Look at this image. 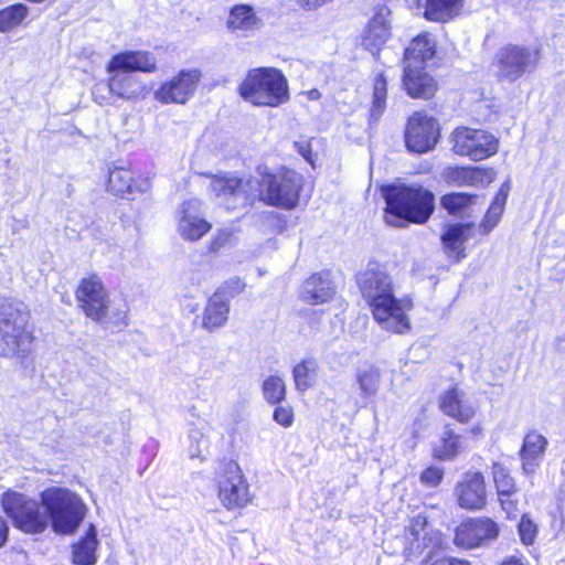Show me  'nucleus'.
I'll return each mask as SVG.
<instances>
[{"instance_id":"obj_1","label":"nucleus","mask_w":565,"mask_h":565,"mask_svg":"<svg viewBox=\"0 0 565 565\" xmlns=\"http://www.w3.org/2000/svg\"><path fill=\"white\" fill-rule=\"evenodd\" d=\"M356 282L373 319L382 330L396 334L411 330L408 313L413 309V301L406 296H395L393 280L384 269L377 264H369L358 275Z\"/></svg>"},{"instance_id":"obj_2","label":"nucleus","mask_w":565,"mask_h":565,"mask_svg":"<svg viewBox=\"0 0 565 565\" xmlns=\"http://www.w3.org/2000/svg\"><path fill=\"white\" fill-rule=\"evenodd\" d=\"M156 70L157 58L148 51L117 53L106 65L108 92L120 99L137 100L143 97L146 87L134 73H152Z\"/></svg>"},{"instance_id":"obj_3","label":"nucleus","mask_w":565,"mask_h":565,"mask_svg":"<svg viewBox=\"0 0 565 565\" xmlns=\"http://www.w3.org/2000/svg\"><path fill=\"white\" fill-rule=\"evenodd\" d=\"M385 222L401 226L404 222L424 224L434 212V194L420 185H391L383 189Z\"/></svg>"},{"instance_id":"obj_4","label":"nucleus","mask_w":565,"mask_h":565,"mask_svg":"<svg viewBox=\"0 0 565 565\" xmlns=\"http://www.w3.org/2000/svg\"><path fill=\"white\" fill-rule=\"evenodd\" d=\"M22 302L0 305V356L23 363L32 352L33 332Z\"/></svg>"},{"instance_id":"obj_5","label":"nucleus","mask_w":565,"mask_h":565,"mask_svg":"<svg viewBox=\"0 0 565 565\" xmlns=\"http://www.w3.org/2000/svg\"><path fill=\"white\" fill-rule=\"evenodd\" d=\"M239 96L257 107L276 108L290 99L289 84L275 67L250 68L238 86Z\"/></svg>"},{"instance_id":"obj_6","label":"nucleus","mask_w":565,"mask_h":565,"mask_svg":"<svg viewBox=\"0 0 565 565\" xmlns=\"http://www.w3.org/2000/svg\"><path fill=\"white\" fill-rule=\"evenodd\" d=\"M52 529L60 534H72L86 514V505L75 492L58 487L45 489L40 494Z\"/></svg>"},{"instance_id":"obj_7","label":"nucleus","mask_w":565,"mask_h":565,"mask_svg":"<svg viewBox=\"0 0 565 565\" xmlns=\"http://www.w3.org/2000/svg\"><path fill=\"white\" fill-rule=\"evenodd\" d=\"M1 507L13 525L26 534H41L49 526V515L41 501L25 494L7 491L2 494Z\"/></svg>"},{"instance_id":"obj_8","label":"nucleus","mask_w":565,"mask_h":565,"mask_svg":"<svg viewBox=\"0 0 565 565\" xmlns=\"http://www.w3.org/2000/svg\"><path fill=\"white\" fill-rule=\"evenodd\" d=\"M302 188V177L295 171L264 173L256 179V198L268 205L292 209Z\"/></svg>"},{"instance_id":"obj_9","label":"nucleus","mask_w":565,"mask_h":565,"mask_svg":"<svg viewBox=\"0 0 565 565\" xmlns=\"http://www.w3.org/2000/svg\"><path fill=\"white\" fill-rule=\"evenodd\" d=\"M214 482L217 498L226 510L244 508L252 501L249 484L236 461L221 463L215 472Z\"/></svg>"},{"instance_id":"obj_10","label":"nucleus","mask_w":565,"mask_h":565,"mask_svg":"<svg viewBox=\"0 0 565 565\" xmlns=\"http://www.w3.org/2000/svg\"><path fill=\"white\" fill-rule=\"evenodd\" d=\"M540 50L531 46L509 44L495 54L493 66L500 81L513 83L526 73H532L540 62Z\"/></svg>"},{"instance_id":"obj_11","label":"nucleus","mask_w":565,"mask_h":565,"mask_svg":"<svg viewBox=\"0 0 565 565\" xmlns=\"http://www.w3.org/2000/svg\"><path fill=\"white\" fill-rule=\"evenodd\" d=\"M211 191L227 210L244 206L256 199V179H239L235 175H214L210 180Z\"/></svg>"},{"instance_id":"obj_12","label":"nucleus","mask_w":565,"mask_h":565,"mask_svg":"<svg viewBox=\"0 0 565 565\" xmlns=\"http://www.w3.org/2000/svg\"><path fill=\"white\" fill-rule=\"evenodd\" d=\"M452 150L459 156L479 161L497 153L498 140L484 130L459 127L452 132Z\"/></svg>"},{"instance_id":"obj_13","label":"nucleus","mask_w":565,"mask_h":565,"mask_svg":"<svg viewBox=\"0 0 565 565\" xmlns=\"http://www.w3.org/2000/svg\"><path fill=\"white\" fill-rule=\"evenodd\" d=\"M78 307L86 317L97 322H106L109 309L108 291L97 275L83 278L75 291Z\"/></svg>"},{"instance_id":"obj_14","label":"nucleus","mask_w":565,"mask_h":565,"mask_svg":"<svg viewBox=\"0 0 565 565\" xmlns=\"http://www.w3.org/2000/svg\"><path fill=\"white\" fill-rule=\"evenodd\" d=\"M202 78L199 68L181 70L171 79L163 82L153 93L161 104H186L195 94Z\"/></svg>"},{"instance_id":"obj_15","label":"nucleus","mask_w":565,"mask_h":565,"mask_svg":"<svg viewBox=\"0 0 565 565\" xmlns=\"http://www.w3.org/2000/svg\"><path fill=\"white\" fill-rule=\"evenodd\" d=\"M175 225L179 236L186 242H198L206 235L212 224L204 217L203 203L192 198L183 201L175 212Z\"/></svg>"},{"instance_id":"obj_16","label":"nucleus","mask_w":565,"mask_h":565,"mask_svg":"<svg viewBox=\"0 0 565 565\" xmlns=\"http://www.w3.org/2000/svg\"><path fill=\"white\" fill-rule=\"evenodd\" d=\"M439 138L438 121L424 113H415L408 118L405 143L409 151L425 153L431 150Z\"/></svg>"},{"instance_id":"obj_17","label":"nucleus","mask_w":565,"mask_h":565,"mask_svg":"<svg viewBox=\"0 0 565 565\" xmlns=\"http://www.w3.org/2000/svg\"><path fill=\"white\" fill-rule=\"evenodd\" d=\"M455 498L465 510H481L487 504L484 476L479 471H467L455 486Z\"/></svg>"},{"instance_id":"obj_18","label":"nucleus","mask_w":565,"mask_h":565,"mask_svg":"<svg viewBox=\"0 0 565 565\" xmlns=\"http://www.w3.org/2000/svg\"><path fill=\"white\" fill-rule=\"evenodd\" d=\"M499 535L498 524L489 518L468 519L457 529L455 544L465 548H473Z\"/></svg>"},{"instance_id":"obj_19","label":"nucleus","mask_w":565,"mask_h":565,"mask_svg":"<svg viewBox=\"0 0 565 565\" xmlns=\"http://www.w3.org/2000/svg\"><path fill=\"white\" fill-rule=\"evenodd\" d=\"M493 169L479 167H449L443 172L444 180L457 186H483L494 180Z\"/></svg>"},{"instance_id":"obj_20","label":"nucleus","mask_w":565,"mask_h":565,"mask_svg":"<svg viewBox=\"0 0 565 565\" xmlns=\"http://www.w3.org/2000/svg\"><path fill=\"white\" fill-rule=\"evenodd\" d=\"M150 188L149 180L143 177L134 178L132 172L126 168L116 167L108 173V191L114 195L143 193Z\"/></svg>"},{"instance_id":"obj_21","label":"nucleus","mask_w":565,"mask_h":565,"mask_svg":"<svg viewBox=\"0 0 565 565\" xmlns=\"http://www.w3.org/2000/svg\"><path fill=\"white\" fill-rule=\"evenodd\" d=\"M263 26L262 19L249 4H236L228 13L226 28L237 36H249Z\"/></svg>"},{"instance_id":"obj_22","label":"nucleus","mask_w":565,"mask_h":565,"mask_svg":"<svg viewBox=\"0 0 565 565\" xmlns=\"http://www.w3.org/2000/svg\"><path fill=\"white\" fill-rule=\"evenodd\" d=\"M403 86L413 98H431L436 90L435 79L424 71L423 66L405 65Z\"/></svg>"},{"instance_id":"obj_23","label":"nucleus","mask_w":565,"mask_h":565,"mask_svg":"<svg viewBox=\"0 0 565 565\" xmlns=\"http://www.w3.org/2000/svg\"><path fill=\"white\" fill-rule=\"evenodd\" d=\"M440 408L460 423L469 422L477 409L475 403L458 387H451L441 395Z\"/></svg>"},{"instance_id":"obj_24","label":"nucleus","mask_w":565,"mask_h":565,"mask_svg":"<svg viewBox=\"0 0 565 565\" xmlns=\"http://www.w3.org/2000/svg\"><path fill=\"white\" fill-rule=\"evenodd\" d=\"M426 525V519L420 515L411 521L404 534V552L407 555L418 554L423 550L435 547L440 543V534L438 532L427 537V533L425 532Z\"/></svg>"},{"instance_id":"obj_25","label":"nucleus","mask_w":565,"mask_h":565,"mask_svg":"<svg viewBox=\"0 0 565 565\" xmlns=\"http://www.w3.org/2000/svg\"><path fill=\"white\" fill-rule=\"evenodd\" d=\"M547 445V439L536 430L529 431L525 435L520 451L522 469L525 473L533 475L536 471L541 465Z\"/></svg>"},{"instance_id":"obj_26","label":"nucleus","mask_w":565,"mask_h":565,"mask_svg":"<svg viewBox=\"0 0 565 565\" xmlns=\"http://www.w3.org/2000/svg\"><path fill=\"white\" fill-rule=\"evenodd\" d=\"M334 295V286L328 273H317L310 276L302 285L300 298L310 305L329 301Z\"/></svg>"},{"instance_id":"obj_27","label":"nucleus","mask_w":565,"mask_h":565,"mask_svg":"<svg viewBox=\"0 0 565 565\" xmlns=\"http://www.w3.org/2000/svg\"><path fill=\"white\" fill-rule=\"evenodd\" d=\"M230 313V299L223 290L215 291L207 300L203 312L202 326L209 331L225 326Z\"/></svg>"},{"instance_id":"obj_28","label":"nucleus","mask_w":565,"mask_h":565,"mask_svg":"<svg viewBox=\"0 0 565 565\" xmlns=\"http://www.w3.org/2000/svg\"><path fill=\"white\" fill-rule=\"evenodd\" d=\"M391 36L390 23L383 12L376 13L366 24L362 35V45L372 54L379 51Z\"/></svg>"},{"instance_id":"obj_29","label":"nucleus","mask_w":565,"mask_h":565,"mask_svg":"<svg viewBox=\"0 0 565 565\" xmlns=\"http://www.w3.org/2000/svg\"><path fill=\"white\" fill-rule=\"evenodd\" d=\"M472 225L470 224H449L446 226L441 242L449 257L459 260L465 257V243L471 237Z\"/></svg>"},{"instance_id":"obj_30","label":"nucleus","mask_w":565,"mask_h":565,"mask_svg":"<svg viewBox=\"0 0 565 565\" xmlns=\"http://www.w3.org/2000/svg\"><path fill=\"white\" fill-rule=\"evenodd\" d=\"M436 53L435 38L429 33H422L414 38L405 50V65L423 66Z\"/></svg>"},{"instance_id":"obj_31","label":"nucleus","mask_w":565,"mask_h":565,"mask_svg":"<svg viewBox=\"0 0 565 565\" xmlns=\"http://www.w3.org/2000/svg\"><path fill=\"white\" fill-rule=\"evenodd\" d=\"M97 531L90 525L86 534L72 545V562L74 565H95L97 562Z\"/></svg>"},{"instance_id":"obj_32","label":"nucleus","mask_w":565,"mask_h":565,"mask_svg":"<svg viewBox=\"0 0 565 565\" xmlns=\"http://www.w3.org/2000/svg\"><path fill=\"white\" fill-rule=\"evenodd\" d=\"M465 448L462 437L445 427L433 445V456L443 461L454 460Z\"/></svg>"},{"instance_id":"obj_33","label":"nucleus","mask_w":565,"mask_h":565,"mask_svg":"<svg viewBox=\"0 0 565 565\" xmlns=\"http://www.w3.org/2000/svg\"><path fill=\"white\" fill-rule=\"evenodd\" d=\"M463 7V0H426L425 18L435 22H447L457 17Z\"/></svg>"},{"instance_id":"obj_34","label":"nucleus","mask_w":565,"mask_h":565,"mask_svg":"<svg viewBox=\"0 0 565 565\" xmlns=\"http://www.w3.org/2000/svg\"><path fill=\"white\" fill-rule=\"evenodd\" d=\"M188 441L186 451L189 458L199 459L200 461L205 460L210 447L206 426L202 425L199 427L198 425L191 424L188 430Z\"/></svg>"},{"instance_id":"obj_35","label":"nucleus","mask_w":565,"mask_h":565,"mask_svg":"<svg viewBox=\"0 0 565 565\" xmlns=\"http://www.w3.org/2000/svg\"><path fill=\"white\" fill-rule=\"evenodd\" d=\"M355 380L364 398L374 396L380 388L381 372L374 365H365L356 370Z\"/></svg>"},{"instance_id":"obj_36","label":"nucleus","mask_w":565,"mask_h":565,"mask_svg":"<svg viewBox=\"0 0 565 565\" xmlns=\"http://www.w3.org/2000/svg\"><path fill=\"white\" fill-rule=\"evenodd\" d=\"M387 81L383 73H376L373 79L372 105L370 117L377 121L386 108Z\"/></svg>"},{"instance_id":"obj_37","label":"nucleus","mask_w":565,"mask_h":565,"mask_svg":"<svg viewBox=\"0 0 565 565\" xmlns=\"http://www.w3.org/2000/svg\"><path fill=\"white\" fill-rule=\"evenodd\" d=\"M318 364L315 360H303L292 371L296 387L306 391L313 385L317 377Z\"/></svg>"},{"instance_id":"obj_38","label":"nucleus","mask_w":565,"mask_h":565,"mask_svg":"<svg viewBox=\"0 0 565 565\" xmlns=\"http://www.w3.org/2000/svg\"><path fill=\"white\" fill-rule=\"evenodd\" d=\"M491 472L498 497L513 495L516 492L515 481L502 463L494 462L492 465Z\"/></svg>"},{"instance_id":"obj_39","label":"nucleus","mask_w":565,"mask_h":565,"mask_svg":"<svg viewBox=\"0 0 565 565\" xmlns=\"http://www.w3.org/2000/svg\"><path fill=\"white\" fill-rule=\"evenodd\" d=\"M28 14L24 4H13L0 11V31L7 32L21 24Z\"/></svg>"},{"instance_id":"obj_40","label":"nucleus","mask_w":565,"mask_h":565,"mask_svg":"<svg viewBox=\"0 0 565 565\" xmlns=\"http://www.w3.org/2000/svg\"><path fill=\"white\" fill-rule=\"evenodd\" d=\"M475 199L476 196L468 193H449L441 198L440 203L448 213L460 214L473 203Z\"/></svg>"},{"instance_id":"obj_41","label":"nucleus","mask_w":565,"mask_h":565,"mask_svg":"<svg viewBox=\"0 0 565 565\" xmlns=\"http://www.w3.org/2000/svg\"><path fill=\"white\" fill-rule=\"evenodd\" d=\"M507 200V193L500 191L493 199L481 224L484 233L490 232L499 222Z\"/></svg>"},{"instance_id":"obj_42","label":"nucleus","mask_w":565,"mask_h":565,"mask_svg":"<svg viewBox=\"0 0 565 565\" xmlns=\"http://www.w3.org/2000/svg\"><path fill=\"white\" fill-rule=\"evenodd\" d=\"M263 393L267 402L279 403L286 394L285 382L277 375L267 377L263 383Z\"/></svg>"},{"instance_id":"obj_43","label":"nucleus","mask_w":565,"mask_h":565,"mask_svg":"<svg viewBox=\"0 0 565 565\" xmlns=\"http://www.w3.org/2000/svg\"><path fill=\"white\" fill-rule=\"evenodd\" d=\"M519 534L525 545H531L537 535V525L527 514L522 515L519 523Z\"/></svg>"},{"instance_id":"obj_44","label":"nucleus","mask_w":565,"mask_h":565,"mask_svg":"<svg viewBox=\"0 0 565 565\" xmlns=\"http://www.w3.org/2000/svg\"><path fill=\"white\" fill-rule=\"evenodd\" d=\"M233 239V232L228 228L218 230L209 244L211 252H218L221 248L231 244Z\"/></svg>"},{"instance_id":"obj_45","label":"nucleus","mask_w":565,"mask_h":565,"mask_svg":"<svg viewBox=\"0 0 565 565\" xmlns=\"http://www.w3.org/2000/svg\"><path fill=\"white\" fill-rule=\"evenodd\" d=\"M444 477V470L438 467H428L420 475V481L427 487H437Z\"/></svg>"},{"instance_id":"obj_46","label":"nucleus","mask_w":565,"mask_h":565,"mask_svg":"<svg viewBox=\"0 0 565 565\" xmlns=\"http://www.w3.org/2000/svg\"><path fill=\"white\" fill-rule=\"evenodd\" d=\"M274 419L284 427L291 426L294 422V413L290 407L279 406L274 412Z\"/></svg>"},{"instance_id":"obj_47","label":"nucleus","mask_w":565,"mask_h":565,"mask_svg":"<svg viewBox=\"0 0 565 565\" xmlns=\"http://www.w3.org/2000/svg\"><path fill=\"white\" fill-rule=\"evenodd\" d=\"M502 510L507 513V515L513 516L518 511V501L512 499V495H500L498 497Z\"/></svg>"},{"instance_id":"obj_48","label":"nucleus","mask_w":565,"mask_h":565,"mask_svg":"<svg viewBox=\"0 0 565 565\" xmlns=\"http://www.w3.org/2000/svg\"><path fill=\"white\" fill-rule=\"evenodd\" d=\"M110 319L115 326H118V327L127 326V323H128L127 322V310L126 309H116L114 311V317Z\"/></svg>"},{"instance_id":"obj_49","label":"nucleus","mask_w":565,"mask_h":565,"mask_svg":"<svg viewBox=\"0 0 565 565\" xmlns=\"http://www.w3.org/2000/svg\"><path fill=\"white\" fill-rule=\"evenodd\" d=\"M297 151L308 161H311V149L308 142H296Z\"/></svg>"},{"instance_id":"obj_50","label":"nucleus","mask_w":565,"mask_h":565,"mask_svg":"<svg viewBox=\"0 0 565 565\" xmlns=\"http://www.w3.org/2000/svg\"><path fill=\"white\" fill-rule=\"evenodd\" d=\"M431 565H470V564L468 562H465V561H461L458 558L445 557V558H439V559L434 561Z\"/></svg>"},{"instance_id":"obj_51","label":"nucleus","mask_w":565,"mask_h":565,"mask_svg":"<svg viewBox=\"0 0 565 565\" xmlns=\"http://www.w3.org/2000/svg\"><path fill=\"white\" fill-rule=\"evenodd\" d=\"M9 534V526L6 522V520L0 515V547H2L7 540Z\"/></svg>"},{"instance_id":"obj_52","label":"nucleus","mask_w":565,"mask_h":565,"mask_svg":"<svg viewBox=\"0 0 565 565\" xmlns=\"http://www.w3.org/2000/svg\"><path fill=\"white\" fill-rule=\"evenodd\" d=\"M308 99L310 100H318L321 97V93L318 89H310L305 93Z\"/></svg>"},{"instance_id":"obj_53","label":"nucleus","mask_w":565,"mask_h":565,"mask_svg":"<svg viewBox=\"0 0 565 565\" xmlns=\"http://www.w3.org/2000/svg\"><path fill=\"white\" fill-rule=\"evenodd\" d=\"M502 565H525L520 558L515 557V556H511L509 558H507Z\"/></svg>"},{"instance_id":"obj_54","label":"nucleus","mask_w":565,"mask_h":565,"mask_svg":"<svg viewBox=\"0 0 565 565\" xmlns=\"http://www.w3.org/2000/svg\"><path fill=\"white\" fill-rule=\"evenodd\" d=\"M93 97H94V100L96 103H98L99 105H104L105 104V97L104 96H98L97 93H96V89L93 90Z\"/></svg>"},{"instance_id":"obj_55","label":"nucleus","mask_w":565,"mask_h":565,"mask_svg":"<svg viewBox=\"0 0 565 565\" xmlns=\"http://www.w3.org/2000/svg\"><path fill=\"white\" fill-rule=\"evenodd\" d=\"M234 284L235 289L238 291H242L245 288V284L241 279L235 280Z\"/></svg>"},{"instance_id":"obj_56","label":"nucleus","mask_w":565,"mask_h":565,"mask_svg":"<svg viewBox=\"0 0 565 565\" xmlns=\"http://www.w3.org/2000/svg\"><path fill=\"white\" fill-rule=\"evenodd\" d=\"M472 433H473V434H478V433H480V428H479V427L473 428V429H472Z\"/></svg>"},{"instance_id":"obj_57","label":"nucleus","mask_w":565,"mask_h":565,"mask_svg":"<svg viewBox=\"0 0 565 565\" xmlns=\"http://www.w3.org/2000/svg\"><path fill=\"white\" fill-rule=\"evenodd\" d=\"M562 471H563V475L565 476V460H564V463H563V469H562Z\"/></svg>"}]
</instances>
